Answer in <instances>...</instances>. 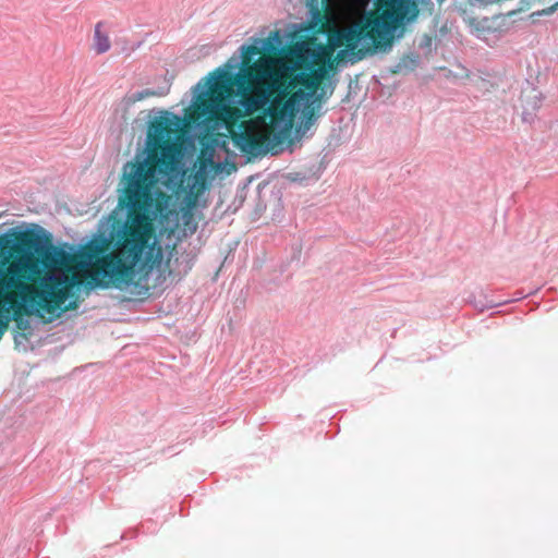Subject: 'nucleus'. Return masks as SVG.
<instances>
[{
	"label": "nucleus",
	"mask_w": 558,
	"mask_h": 558,
	"mask_svg": "<svg viewBox=\"0 0 558 558\" xmlns=\"http://www.w3.org/2000/svg\"><path fill=\"white\" fill-rule=\"evenodd\" d=\"M239 53L192 88L191 117L198 134L209 136L227 126L234 117L232 105L245 114L267 111L271 149L289 140L298 113V132L308 131L333 93L332 65L319 62L311 44L298 41L289 29L254 38Z\"/></svg>",
	"instance_id": "f257e3e1"
},
{
	"label": "nucleus",
	"mask_w": 558,
	"mask_h": 558,
	"mask_svg": "<svg viewBox=\"0 0 558 558\" xmlns=\"http://www.w3.org/2000/svg\"><path fill=\"white\" fill-rule=\"evenodd\" d=\"M377 15L364 11L348 26L336 28L328 38V49L339 62L354 63L391 46L396 31L414 21L415 0H374Z\"/></svg>",
	"instance_id": "f03ea898"
},
{
	"label": "nucleus",
	"mask_w": 558,
	"mask_h": 558,
	"mask_svg": "<svg viewBox=\"0 0 558 558\" xmlns=\"http://www.w3.org/2000/svg\"><path fill=\"white\" fill-rule=\"evenodd\" d=\"M216 146L226 148L225 142L218 144L217 140L206 144L202 149L199 160L194 165V172L186 180L185 203L189 207H194L198 203L199 197L207 189L208 181L225 170V163L214 159Z\"/></svg>",
	"instance_id": "7ed1b4c3"
},
{
	"label": "nucleus",
	"mask_w": 558,
	"mask_h": 558,
	"mask_svg": "<svg viewBox=\"0 0 558 558\" xmlns=\"http://www.w3.org/2000/svg\"><path fill=\"white\" fill-rule=\"evenodd\" d=\"M544 96L541 90L531 84L521 92V108H522V120L525 123L532 124L537 117V112L542 107Z\"/></svg>",
	"instance_id": "20e7f679"
},
{
	"label": "nucleus",
	"mask_w": 558,
	"mask_h": 558,
	"mask_svg": "<svg viewBox=\"0 0 558 558\" xmlns=\"http://www.w3.org/2000/svg\"><path fill=\"white\" fill-rule=\"evenodd\" d=\"M102 26L104 23L98 22L94 32V48L98 54L107 52L111 47L108 34L101 29Z\"/></svg>",
	"instance_id": "39448f33"
},
{
	"label": "nucleus",
	"mask_w": 558,
	"mask_h": 558,
	"mask_svg": "<svg viewBox=\"0 0 558 558\" xmlns=\"http://www.w3.org/2000/svg\"><path fill=\"white\" fill-rule=\"evenodd\" d=\"M168 93V89H153V88H145L143 90L135 92L128 96V102L134 104L136 101H141L145 98L153 97V96H165Z\"/></svg>",
	"instance_id": "423d86ee"
},
{
	"label": "nucleus",
	"mask_w": 558,
	"mask_h": 558,
	"mask_svg": "<svg viewBox=\"0 0 558 558\" xmlns=\"http://www.w3.org/2000/svg\"><path fill=\"white\" fill-rule=\"evenodd\" d=\"M471 32L477 38L486 41L488 39V28L485 26H481V23L476 21V19H472L470 21Z\"/></svg>",
	"instance_id": "0eeeda50"
},
{
	"label": "nucleus",
	"mask_w": 558,
	"mask_h": 558,
	"mask_svg": "<svg viewBox=\"0 0 558 558\" xmlns=\"http://www.w3.org/2000/svg\"><path fill=\"white\" fill-rule=\"evenodd\" d=\"M310 12L312 14V26H316L320 20V13L317 9H311Z\"/></svg>",
	"instance_id": "6e6552de"
},
{
	"label": "nucleus",
	"mask_w": 558,
	"mask_h": 558,
	"mask_svg": "<svg viewBox=\"0 0 558 558\" xmlns=\"http://www.w3.org/2000/svg\"><path fill=\"white\" fill-rule=\"evenodd\" d=\"M554 11H555V8H549L548 10H543L541 12H537L536 15L550 14Z\"/></svg>",
	"instance_id": "1a4fd4ad"
},
{
	"label": "nucleus",
	"mask_w": 558,
	"mask_h": 558,
	"mask_svg": "<svg viewBox=\"0 0 558 558\" xmlns=\"http://www.w3.org/2000/svg\"><path fill=\"white\" fill-rule=\"evenodd\" d=\"M471 1H472L473 4L474 3H480V4H484V5L487 4V2H488V0H471Z\"/></svg>",
	"instance_id": "9d476101"
}]
</instances>
